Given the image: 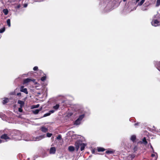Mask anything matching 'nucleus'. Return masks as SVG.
I'll return each instance as SVG.
<instances>
[{"label": "nucleus", "mask_w": 160, "mask_h": 160, "mask_svg": "<svg viewBox=\"0 0 160 160\" xmlns=\"http://www.w3.org/2000/svg\"><path fill=\"white\" fill-rule=\"evenodd\" d=\"M159 15L158 14L154 15L153 17L152 21L151 22L152 25L154 27H157L160 25V22L158 20L159 17Z\"/></svg>", "instance_id": "f257e3e1"}, {"label": "nucleus", "mask_w": 160, "mask_h": 160, "mask_svg": "<svg viewBox=\"0 0 160 160\" xmlns=\"http://www.w3.org/2000/svg\"><path fill=\"white\" fill-rule=\"evenodd\" d=\"M23 1V0H21L20 1H16L15 2H15V3L17 5V6L15 7V8L16 9H18L21 7V5L22 4Z\"/></svg>", "instance_id": "f03ea898"}, {"label": "nucleus", "mask_w": 160, "mask_h": 160, "mask_svg": "<svg viewBox=\"0 0 160 160\" xmlns=\"http://www.w3.org/2000/svg\"><path fill=\"white\" fill-rule=\"evenodd\" d=\"M31 81H32L35 84L37 83L35 82V79L32 80L30 78H28L24 79L23 80V83L24 84H27L29 82Z\"/></svg>", "instance_id": "7ed1b4c3"}, {"label": "nucleus", "mask_w": 160, "mask_h": 160, "mask_svg": "<svg viewBox=\"0 0 160 160\" xmlns=\"http://www.w3.org/2000/svg\"><path fill=\"white\" fill-rule=\"evenodd\" d=\"M0 138L1 139H4L5 140H6L8 139H10V138L8 136V135L6 134H4L2 135L1 137Z\"/></svg>", "instance_id": "20e7f679"}, {"label": "nucleus", "mask_w": 160, "mask_h": 160, "mask_svg": "<svg viewBox=\"0 0 160 160\" xmlns=\"http://www.w3.org/2000/svg\"><path fill=\"white\" fill-rule=\"evenodd\" d=\"M154 64L155 67L160 71V62L158 61H155Z\"/></svg>", "instance_id": "39448f33"}, {"label": "nucleus", "mask_w": 160, "mask_h": 160, "mask_svg": "<svg viewBox=\"0 0 160 160\" xmlns=\"http://www.w3.org/2000/svg\"><path fill=\"white\" fill-rule=\"evenodd\" d=\"M56 151V148L54 147H51L49 151V153L51 154L55 153Z\"/></svg>", "instance_id": "423d86ee"}, {"label": "nucleus", "mask_w": 160, "mask_h": 160, "mask_svg": "<svg viewBox=\"0 0 160 160\" xmlns=\"http://www.w3.org/2000/svg\"><path fill=\"white\" fill-rule=\"evenodd\" d=\"M44 138V136H40L38 137H37L36 138H33V140L34 141H39L41 140L43 138Z\"/></svg>", "instance_id": "0eeeda50"}, {"label": "nucleus", "mask_w": 160, "mask_h": 160, "mask_svg": "<svg viewBox=\"0 0 160 160\" xmlns=\"http://www.w3.org/2000/svg\"><path fill=\"white\" fill-rule=\"evenodd\" d=\"M21 0H2V2L3 3L4 2H5L6 3L7 2H15L16 1H20Z\"/></svg>", "instance_id": "6e6552de"}, {"label": "nucleus", "mask_w": 160, "mask_h": 160, "mask_svg": "<svg viewBox=\"0 0 160 160\" xmlns=\"http://www.w3.org/2000/svg\"><path fill=\"white\" fill-rule=\"evenodd\" d=\"M18 103L20 105V107H23L24 104V102L20 100H18Z\"/></svg>", "instance_id": "1a4fd4ad"}, {"label": "nucleus", "mask_w": 160, "mask_h": 160, "mask_svg": "<svg viewBox=\"0 0 160 160\" xmlns=\"http://www.w3.org/2000/svg\"><path fill=\"white\" fill-rule=\"evenodd\" d=\"M136 139V136L135 135H133L131 136L130 140L133 142H135V140Z\"/></svg>", "instance_id": "9d476101"}, {"label": "nucleus", "mask_w": 160, "mask_h": 160, "mask_svg": "<svg viewBox=\"0 0 160 160\" xmlns=\"http://www.w3.org/2000/svg\"><path fill=\"white\" fill-rule=\"evenodd\" d=\"M75 145L77 149V151H78L80 147V144L78 142H77L75 143Z\"/></svg>", "instance_id": "9b49d317"}, {"label": "nucleus", "mask_w": 160, "mask_h": 160, "mask_svg": "<svg viewBox=\"0 0 160 160\" xmlns=\"http://www.w3.org/2000/svg\"><path fill=\"white\" fill-rule=\"evenodd\" d=\"M86 145L85 143H82L80 144V150L81 151L83 150L86 146Z\"/></svg>", "instance_id": "f8f14e48"}, {"label": "nucleus", "mask_w": 160, "mask_h": 160, "mask_svg": "<svg viewBox=\"0 0 160 160\" xmlns=\"http://www.w3.org/2000/svg\"><path fill=\"white\" fill-rule=\"evenodd\" d=\"M41 131L44 132H46L48 131V129L47 128H45L44 127H42L41 128Z\"/></svg>", "instance_id": "ddd939ff"}, {"label": "nucleus", "mask_w": 160, "mask_h": 160, "mask_svg": "<svg viewBox=\"0 0 160 160\" xmlns=\"http://www.w3.org/2000/svg\"><path fill=\"white\" fill-rule=\"evenodd\" d=\"M4 99L3 100L2 103L3 104H5L9 101V99L7 98H4Z\"/></svg>", "instance_id": "4468645a"}, {"label": "nucleus", "mask_w": 160, "mask_h": 160, "mask_svg": "<svg viewBox=\"0 0 160 160\" xmlns=\"http://www.w3.org/2000/svg\"><path fill=\"white\" fill-rule=\"evenodd\" d=\"M42 109V108L40 109H36L35 110H33L32 111L33 113L35 114H37L38 113L39 111H40Z\"/></svg>", "instance_id": "2eb2a0df"}, {"label": "nucleus", "mask_w": 160, "mask_h": 160, "mask_svg": "<svg viewBox=\"0 0 160 160\" xmlns=\"http://www.w3.org/2000/svg\"><path fill=\"white\" fill-rule=\"evenodd\" d=\"M142 143L145 145H146L148 144V142L147 141L145 137H144L142 139Z\"/></svg>", "instance_id": "dca6fc26"}, {"label": "nucleus", "mask_w": 160, "mask_h": 160, "mask_svg": "<svg viewBox=\"0 0 160 160\" xmlns=\"http://www.w3.org/2000/svg\"><path fill=\"white\" fill-rule=\"evenodd\" d=\"M68 149L69 151L73 152L75 148L73 146H70L68 147Z\"/></svg>", "instance_id": "f3484780"}, {"label": "nucleus", "mask_w": 160, "mask_h": 160, "mask_svg": "<svg viewBox=\"0 0 160 160\" xmlns=\"http://www.w3.org/2000/svg\"><path fill=\"white\" fill-rule=\"evenodd\" d=\"M81 122V121L77 119L74 122V124L76 125H78L80 124Z\"/></svg>", "instance_id": "a211bd4d"}, {"label": "nucleus", "mask_w": 160, "mask_h": 160, "mask_svg": "<svg viewBox=\"0 0 160 160\" xmlns=\"http://www.w3.org/2000/svg\"><path fill=\"white\" fill-rule=\"evenodd\" d=\"M98 150L99 152H103L105 150V149L104 148L102 147H98Z\"/></svg>", "instance_id": "6ab92c4d"}, {"label": "nucleus", "mask_w": 160, "mask_h": 160, "mask_svg": "<svg viewBox=\"0 0 160 160\" xmlns=\"http://www.w3.org/2000/svg\"><path fill=\"white\" fill-rule=\"evenodd\" d=\"M3 12L5 15H7L8 12V11L7 9H5L3 10Z\"/></svg>", "instance_id": "aec40b11"}, {"label": "nucleus", "mask_w": 160, "mask_h": 160, "mask_svg": "<svg viewBox=\"0 0 160 160\" xmlns=\"http://www.w3.org/2000/svg\"><path fill=\"white\" fill-rule=\"evenodd\" d=\"M145 0H141V1L138 3V5L141 6L144 2Z\"/></svg>", "instance_id": "412c9836"}, {"label": "nucleus", "mask_w": 160, "mask_h": 160, "mask_svg": "<svg viewBox=\"0 0 160 160\" xmlns=\"http://www.w3.org/2000/svg\"><path fill=\"white\" fill-rule=\"evenodd\" d=\"M84 114H82L81 115H80L78 118V120H80V121H81L82 119L84 118Z\"/></svg>", "instance_id": "4be33fe9"}, {"label": "nucleus", "mask_w": 160, "mask_h": 160, "mask_svg": "<svg viewBox=\"0 0 160 160\" xmlns=\"http://www.w3.org/2000/svg\"><path fill=\"white\" fill-rule=\"evenodd\" d=\"M114 153L111 150H107L106 151V153L107 154H112Z\"/></svg>", "instance_id": "5701e85b"}, {"label": "nucleus", "mask_w": 160, "mask_h": 160, "mask_svg": "<svg viewBox=\"0 0 160 160\" xmlns=\"http://www.w3.org/2000/svg\"><path fill=\"white\" fill-rule=\"evenodd\" d=\"M59 107V104H57L56 105L54 106L53 107V108L55 110H57Z\"/></svg>", "instance_id": "b1692460"}, {"label": "nucleus", "mask_w": 160, "mask_h": 160, "mask_svg": "<svg viewBox=\"0 0 160 160\" xmlns=\"http://www.w3.org/2000/svg\"><path fill=\"white\" fill-rule=\"evenodd\" d=\"M7 23L9 27H10L11 26V23H10V20L9 19H7Z\"/></svg>", "instance_id": "393cba45"}, {"label": "nucleus", "mask_w": 160, "mask_h": 160, "mask_svg": "<svg viewBox=\"0 0 160 160\" xmlns=\"http://www.w3.org/2000/svg\"><path fill=\"white\" fill-rule=\"evenodd\" d=\"M160 5V0H157L156 6L158 7Z\"/></svg>", "instance_id": "a878e982"}, {"label": "nucleus", "mask_w": 160, "mask_h": 160, "mask_svg": "<svg viewBox=\"0 0 160 160\" xmlns=\"http://www.w3.org/2000/svg\"><path fill=\"white\" fill-rule=\"evenodd\" d=\"M46 79V76H44L41 78V80L42 81H45Z\"/></svg>", "instance_id": "bb28decb"}, {"label": "nucleus", "mask_w": 160, "mask_h": 160, "mask_svg": "<svg viewBox=\"0 0 160 160\" xmlns=\"http://www.w3.org/2000/svg\"><path fill=\"white\" fill-rule=\"evenodd\" d=\"M5 31V28L4 27L2 29H0V33H2L3 32Z\"/></svg>", "instance_id": "cd10ccee"}, {"label": "nucleus", "mask_w": 160, "mask_h": 160, "mask_svg": "<svg viewBox=\"0 0 160 160\" xmlns=\"http://www.w3.org/2000/svg\"><path fill=\"white\" fill-rule=\"evenodd\" d=\"M51 114V113L48 112L44 114L43 115V117H46L48 116H49Z\"/></svg>", "instance_id": "c85d7f7f"}, {"label": "nucleus", "mask_w": 160, "mask_h": 160, "mask_svg": "<svg viewBox=\"0 0 160 160\" xmlns=\"http://www.w3.org/2000/svg\"><path fill=\"white\" fill-rule=\"evenodd\" d=\"M138 150V147L137 146H135L133 148V151L134 152H135Z\"/></svg>", "instance_id": "c756f323"}, {"label": "nucleus", "mask_w": 160, "mask_h": 160, "mask_svg": "<svg viewBox=\"0 0 160 160\" xmlns=\"http://www.w3.org/2000/svg\"><path fill=\"white\" fill-rule=\"evenodd\" d=\"M62 139V136L61 135H59L57 137V139L58 140H61Z\"/></svg>", "instance_id": "7c9ffc66"}, {"label": "nucleus", "mask_w": 160, "mask_h": 160, "mask_svg": "<svg viewBox=\"0 0 160 160\" xmlns=\"http://www.w3.org/2000/svg\"><path fill=\"white\" fill-rule=\"evenodd\" d=\"M52 135V134L49 133H47V136L48 137H50Z\"/></svg>", "instance_id": "2f4dec72"}, {"label": "nucleus", "mask_w": 160, "mask_h": 160, "mask_svg": "<svg viewBox=\"0 0 160 160\" xmlns=\"http://www.w3.org/2000/svg\"><path fill=\"white\" fill-rule=\"evenodd\" d=\"M22 107H20L18 108V111L19 112H22L23 110L22 109Z\"/></svg>", "instance_id": "473e14b6"}, {"label": "nucleus", "mask_w": 160, "mask_h": 160, "mask_svg": "<svg viewBox=\"0 0 160 160\" xmlns=\"http://www.w3.org/2000/svg\"><path fill=\"white\" fill-rule=\"evenodd\" d=\"M24 87L23 86H22L21 87L20 90H27L26 88H23Z\"/></svg>", "instance_id": "72a5a7b5"}, {"label": "nucleus", "mask_w": 160, "mask_h": 160, "mask_svg": "<svg viewBox=\"0 0 160 160\" xmlns=\"http://www.w3.org/2000/svg\"><path fill=\"white\" fill-rule=\"evenodd\" d=\"M39 106V104H38L36 105L33 106V108H38Z\"/></svg>", "instance_id": "f704fd0d"}, {"label": "nucleus", "mask_w": 160, "mask_h": 160, "mask_svg": "<svg viewBox=\"0 0 160 160\" xmlns=\"http://www.w3.org/2000/svg\"><path fill=\"white\" fill-rule=\"evenodd\" d=\"M38 67L37 66L34 67L33 68V70L34 71H36L38 69Z\"/></svg>", "instance_id": "c9c22d12"}, {"label": "nucleus", "mask_w": 160, "mask_h": 160, "mask_svg": "<svg viewBox=\"0 0 160 160\" xmlns=\"http://www.w3.org/2000/svg\"><path fill=\"white\" fill-rule=\"evenodd\" d=\"M21 92H23L25 93L26 94H27L28 93V91H20Z\"/></svg>", "instance_id": "e433bc0d"}, {"label": "nucleus", "mask_w": 160, "mask_h": 160, "mask_svg": "<svg viewBox=\"0 0 160 160\" xmlns=\"http://www.w3.org/2000/svg\"><path fill=\"white\" fill-rule=\"evenodd\" d=\"M54 112H55V111L54 110H50L49 111V112L51 113H51H53Z\"/></svg>", "instance_id": "4c0bfd02"}, {"label": "nucleus", "mask_w": 160, "mask_h": 160, "mask_svg": "<svg viewBox=\"0 0 160 160\" xmlns=\"http://www.w3.org/2000/svg\"><path fill=\"white\" fill-rule=\"evenodd\" d=\"M28 4L27 3L24 4L23 5V7L24 8H26L27 7Z\"/></svg>", "instance_id": "58836bf2"}, {"label": "nucleus", "mask_w": 160, "mask_h": 160, "mask_svg": "<svg viewBox=\"0 0 160 160\" xmlns=\"http://www.w3.org/2000/svg\"><path fill=\"white\" fill-rule=\"evenodd\" d=\"M17 95L18 96H21V94L20 93H17Z\"/></svg>", "instance_id": "ea45409f"}, {"label": "nucleus", "mask_w": 160, "mask_h": 160, "mask_svg": "<svg viewBox=\"0 0 160 160\" xmlns=\"http://www.w3.org/2000/svg\"><path fill=\"white\" fill-rule=\"evenodd\" d=\"M138 144H143L142 143V141H139V142H138L137 143Z\"/></svg>", "instance_id": "a19ab883"}, {"label": "nucleus", "mask_w": 160, "mask_h": 160, "mask_svg": "<svg viewBox=\"0 0 160 160\" xmlns=\"http://www.w3.org/2000/svg\"><path fill=\"white\" fill-rule=\"evenodd\" d=\"M139 124V123H136L134 124V125L135 126H136L138 125Z\"/></svg>", "instance_id": "79ce46f5"}, {"label": "nucleus", "mask_w": 160, "mask_h": 160, "mask_svg": "<svg viewBox=\"0 0 160 160\" xmlns=\"http://www.w3.org/2000/svg\"><path fill=\"white\" fill-rule=\"evenodd\" d=\"M142 9L143 11H145V10H147V9L146 8H142Z\"/></svg>", "instance_id": "37998d69"}, {"label": "nucleus", "mask_w": 160, "mask_h": 160, "mask_svg": "<svg viewBox=\"0 0 160 160\" xmlns=\"http://www.w3.org/2000/svg\"><path fill=\"white\" fill-rule=\"evenodd\" d=\"M155 156V154H152V155H151V156L152 157H154Z\"/></svg>", "instance_id": "c03bdc74"}, {"label": "nucleus", "mask_w": 160, "mask_h": 160, "mask_svg": "<svg viewBox=\"0 0 160 160\" xmlns=\"http://www.w3.org/2000/svg\"><path fill=\"white\" fill-rule=\"evenodd\" d=\"M131 144H130V145H129V146H128V148H131Z\"/></svg>", "instance_id": "a18cd8bd"}, {"label": "nucleus", "mask_w": 160, "mask_h": 160, "mask_svg": "<svg viewBox=\"0 0 160 160\" xmlns=\"http://www.w3.org/2000/svg\"><path fill=\"white\" fill-rule=\"evenodd\" d=\"M92 153H94V150H93L92 151Z\"/></svg>", "instance_id": "49530a36"}, {"label": "nucleus", "mask_w": 160, "mask_h": 160, "mask_svg": "<svg viewBox=\"0 0 160 160\" xmlns=\"http://www.w3.org/2000/svg\"><path fill=\"white\" fill-rule=\"evenodd\" d=\"M140 0H136V2H138V1H139Z\"/></svg>", "instance_id": "de8ad7c7"}, {"label": "nucleus", "mask_w": 160, "mask_h": 160, "mask_svg": "<svg viewBox=\"0 0 160 160\" xmlns=\"http://www.w3.org/2000/svg\"><path fill=\"white\" fill-rule=\"evenodd\" d=\"M2 142V140L0 139V143H1Z\"/></svg>", "instance_id": "09e8293b"}, {"label": "nucleus", "mask_w": 160, "mask_h": 160, "mask_svg": "<svg viewBox=\"0 0 160 160\" xmlns=\"http://www.w3.org/2000/svg\"><path fill=\"white\" fill-rule=\"evenodd\" d=\"M151 147L153 150V148L152 146H151Z\"/></svg>", "instance_id": "8fccbe9b"}, {"label": "nucleus", "mask_w": 160, "mask_h": 160, "mask_svg": "<svg viewBox=\"0 0 160 160\" xmlns=\"http://www.w3.org/2000/svg\"><path fill=\"white\" fill-rule=\"evenodd\" d=\"M123 2H125L127 0H123Z\"/></svg>", "instance_id": "3c124183"}]
</instances>
